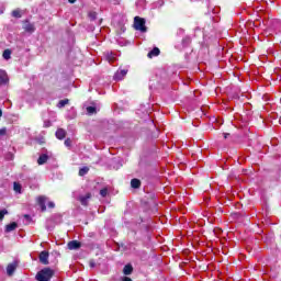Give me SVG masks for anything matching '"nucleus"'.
I'll return each instance as SVG.
<instances>
[{"label":"nucleus","instance_id":"nucleus-1","mask_svg":"<svg viewBox=\"0 0 281 281\" xmlns=\"http://www.w3.org/2000/svg\"><path fill=\"white\" fill-rule=\"evenodd\" d=\"M54 276V270L50 268H44L36 274L37 281H49L52 280V277Z\"/></svg>","mask_w":281,"mask_h":281},{"label":"nucleus","instance_id":"nucleus-2","mask_svg":"<svg viewBox=\"0 0 281 281\" xmlns=\"http://www.w3.org/2000/svg\"><path fill=\"white\" fill-rule=\"evenodd\" d=\"M134 27L138 32H146V20H144L139 16H135L134 18Z\"/></svg>","mask_w":281,"mask_h":281},{"label":"nucleus","instance_id":"nucleus-3","mask_svg":"<svg viewBox=\"0 0 281 281\" xmlns=\"http://www.w3.org/2000/svg\"><path fill=\"white\" fill-rule=\"evenodd\" d=\"M128 74V69H119L114 75V80H124Z\"/></svg>","mask_w":281,"mask_h":281},{"label":"nucleus","instance_id":"nucleus-4","mask_svg":"<svg viewBox=\"0 0 281 281\" xmlns=\"http://www.w3.org/2000/svg\"><path fill=\"white\" fill-rule=\"evenodd\" d=\"M40 262L42 265H49V252L47 251H42L40 254Z\"/></svg>","mask_w":281,"mask_h":281},{"label":"nucleus","instance_id":"nucleus-5","mask_svg":"<svg viewBox=\"0 0 281 281\" xmlns=\"http://www.w3.org/2000/svg\"><path fill=\"white\" fill-rule=\"evenodd\" d=\"M37 203L42 207V212H45V210H47V206H45V203H47V196L42 195L37 198Z\"/></svg>","mask_w":281,"mask_h":281},{"label":"nucleus","instance_id":"nucleus-6","mask_svg":"<svg viewBox=\"0 0 281 281\" xmlns=\"http://www.w3.org/2000/svg\"><path fill=\"white\" fill-rule=\"evenodd\" d=\"M8 72H5V70L0 69V85H8Z\"/></svg>","mask_w":281,"mask_h":281},{"label":"nucleus","instance_id":"nucleus-7","mask_svg":"<svg viewBox=\"0 0 281 281\" xmlns=\"http://www.w3.org/2000/svg\"><path fill=\"white\" fill-rule=\"evenodd\" d=\"M89 199H91V193H87L86 195L79 196L81 205H89Z\"/></svg>","mask_w":281,"mask_h":281},{"label":"nucleus","instance_id":"nucleus-8","mask_svg":"<svg viewBox=\"0 0 281 281\" xmlns=\"http://www.w3.org/2000/svg\"><path fill=\"white\" fill-rule=\"evenodd\" d=\"M16 271V262L9 263L7 267L8 276H12Z\"/></svg>","mask_w":281,"mask_h":281},{"label":"nucleus","instance_id":"nucleus-9","mask_svg":"<svg viewBox=\"0 0 281 281\" xmlns=\"http://www.w3.org/2000/svg\"><path fill=\"white\" fill-rule=\"evenodd\" d=\"M68 249H80V243L78 240H72L68 243Z\"/></svg>","mask_w":281,"mask_h":281},{"label":"nucleus","instance_id":"nucleus-10","mask_svg":"<svg viewBox=\"0 0 281 281\" xmlns=\"http://www.w3.org/2000/svg\"><path fill=\"white\" fill-rule=\"evenodd\" d=\"M66 135H67V132L65 130H63V128H58L56 131L57 139H65Z\"/></svg>","mask_w":281,"mask_h":281},{"label":"nucleus","instance_id":"nucleus-11","mask_svg":"<svg viewBox=\"0 0 281 281\" xmlns=\"http://www.w3.org/2000/svg\"><path fill=\"white\" fill-rule=\"evenodd\" d=\"M47 159H49V156L45 154L41 155L37 159L38 166H43V164H47Z\"/></svg>","mask_w":281,"mask_h":281},{"label":"nucleus","instance_id":"nucleus-12","mask_svg":"<svg viewBox=\"0 0 281 281\" xmlns=\"http://www.w3.org/2000/svg\"><path fill=\"white\" fill-rule=\"evenodd\" d=\"M16 227H19V225L15 222H13L5 226V232L8 234H10V232H14V229H16Z\"/></svg>","mask_w":281,"mask_h":281},{"label":"nucleus","instance_id":"nucleus-13","mask_svg":"<svg viewBox=\"0 0 281 281\" xmlns=\"http://www.w3.org/2000/svg\"><path fill=\"white\" fill-rule=\"evenodd\" d=\"M123 273L124 276H131V273H133V266L126 265L123 269Z\"/></svg>","mask_w":281,"mask_h":281},{"label":"nucleus","instance_id":"nucleus-14","mask_svg":"<svg viewBox=\"0 0 281 281\" xmlns=\"http://www.w3.org/2000/svg\"><path fill=\"white\" fill-rule=\"evenodd\" d=\"M159 54H160V50H159V48H157V47H155L153 50H150L149 53H148V58H154V56H159Z\"/></svg>","mask_w":281,"mask_h":281},{"label":"nucleus","instance_id":"nucleus-15","mask_svg":"<svg viewBox=\"0 0 281 281\" xmlns=\"http://www.w3.org/2000/svg\"><path fill=\"white\" fill-rule=\"evenodd\" d=\"M2 58H4V60H10L12 58V50L5 49L2 54Z\"/></svg>","mask_w":281,"mask_h":281},{"label":"nucleus","instance_id":"nucleus-16","mask_svg":"<svg viewBox=\"0 0 281 281\" xmlns=\"http://www.w3.org/2000/svg\"><path fill=\"white\" fill-rule=\"evenodd\" d=\"M24 30H25V32L32 33V32H34L36 29L34 27V24H32V23H26V24L24 25Z\"/></svg>","mask_w":281,"mask_h":281},{"label":"nucleus","instance_id":"nucleus-17","mask_svg":"<svg viewBox=\"0 0 281 281\" xmlns=\"http://www.w3.org/2000/svg\"><path fill=\"white\" fill-rule=\"evenodd\" d=\"M67 104H69V100L64 99L58 102L57 106H58V109H63L64 106H67Z\"/></svg>","mask_w":281,"mask_h":281},{"label":"nucleus","instance_id":"nucleus-18","mask_svg":"<svg viewBox=\"0 0 281 281\" xmlns=\"http://www.w3.org/2000/svg\"><path fill=\"white\" fill-rule=\"evenodd\" d=\"M131 186H132V188L137 189V188H139V186H142V182L138 179H132Z\"/></svg>","mask_w":281,"mask_h":281},{"label":"nucleus","instance_id":"nucleus-19","mask_svg":"<svg viewBox=\"0 0 281 281\" xmlns=\"http://www.w3.org/2000/svg\"><path fill=\"white\" fill-rule=\"evenodd\" d=\"M105 58H106L108 61L113 63L115 60V54L106 53Z\"/></svg>","mask_w":281,"mask_h":281},{"label":"nucleus","instance_id":"nucleus-20","mask_svg":"<svg viewBox=\"0 0 281 281\" xmlns=\"http://www.w3.org/2000/svg\"><path fill=\"white\" fill-rule=\"evenodd\" d=\"M21 183L14 182L13 183V190L14 192H16L18 194H21Z\"/></svg>","mask_w":281,"mask_h":281},{"label":"nucleus","instance_id":"nucleus-21","mask_svg":"<svg viewBox=\"0 0 281 281\" xmlns=\"http://www.w3.org/2000/svg\"><path fill=\"white\" fill-rule=\"evenodd\" d=\"M12 16H14V19H21V10H19V9L13 10Z\"/></svg>","mask_w":281,"mask_h":281},{"label":"nucleus","instance_id":"nucleus-22","mask_svg":"<svg viewBox=\"0 0 281 281\" xmlns=\"http://www.w3.org/2000/svg\"><path fill=\"white\" fill-rule=\"evenodd\" d=\"M89 172V169L87 167H83L79 170V177H85Z\"/></svg>","mask_w":281,"mask_h":281},{"label":"nucleus","instance_id":"nucleus-23","mask_svg":"<svg viewBox=\"0 0 281 281\" xmlns=\"http://www.w3.org/2000/svg\"><path fill=\"white\" fill-rule=\"evenodd\" d=\"M87 113H89V115H93V113H95V108L94 106H88L87 108Z\"/></svg>","mask_w":281,"mask_h":281},{"label":"nucleus","instance_id":"nucleus-24","mask_svg":"<svg viewBox=\"0 0 281 281\" xmlns=\"http://www.w3.org/2000/svg\"><path fill=\"white\" fill-rule=\"evenodd\" d=\"M100 194H101V196H106L108 194H109V189H106V188H104V189H101L100 190Z\"/></svg>","mask_w":281,"mask_h":281},{"label":"nucleus","instance_id":"nucleus-25","mask_svg":"<svg viewBox=\"0 0 281 281\" xmlns=\"http://www.w3.org/2000/svg\"><path fill=\"white\" fill-rule=\"evenodd\" d=\"M8 214V210L0 211V221H3V217Z\"/></svg>","mask_w":281,"mask_h":281},{"label":"nucleus","instance_id":"nucleus-26","mask_svg":"<svg viewBox=\"0 0 281 281\" xmlns=\"http://www.w3.org/2000/svg\"><path fill=\"white\" fill-rule=\"evenodd\" d=\"M5 133H8V130L5 127L1 128L0 130V137H3V135H5Z\"/></svg>","mask_w":281,"mask_h":281},{"label":"nucleus","instance_id":"nucleus-27","mask_svg":"<svg viewBox=\"0 0 281 281\" xmlns=\"http://www.w3.org/2000/svg\"><path fill=\"white\" fill-rule=\"evenodd\" d=\"M89 267H90L91 269L95 268V261L90 260V262H89Z\"/></svg>","mask_w":281,"mask_h":281},{"label":"nucleus","instance_id":"nucleus-28","mask_svg":"<svg viewBox=\"0 0 281 281\" xmlns=\"http://www.w3.org/2000/svg\"><path fill=\"white\" fill-rule=\"evenodd\" d=\"M65 146H67V147L71 146V139H69V138L66 139L65 140Z\"/></svg>","mask_w":281,"mask_h":281},{"label":"nucleus","instance_id":"nucleus-29","mask_svg":"<svg viewBox=\"0 0 281 281\" xmlns=\"http://www.w3.org/2000/svg\"><path fill=\"white\" fill-rule=\"evenodd\" d=\"M48 207L54 209L56 207V204H54V202H48Z\"/></svg>","mask_w":281,"mask_h":281},{"label":"nucleus","instance_id":"nucleus-30","mask_svg":"<svg viewBox=\"0 0 281 281\" xmlns=\"http://www.w3.org/2000/svg\"><path fill=\"white\" fill-rule=\"evenodd\" d=\"M45 126H52V123L50 122H45Z\"/></svg>","mask_w":281,"mask_h":281},{"label":"nucleus","instance_id":"nucleus-31","mask_svg":"<svg viewBox=\"0 0 281 281\" xmlns=\"http://www.w3.org/2000/svg\"><path fill=\"white\" fill-rule=\"evenodd\" d=\"M69 3H76V0H68Z\"/></svg>","mask_w":281,"mask_h":281},{"label":"nucleus","instance_id":"nucleus-32","mask_svg":"<svg viewBox=\"0 0 281 281\" xmlns=\"http://www.w3.org/2000/svg\"><path fill=\"white\" fill-rule=\"evenodd\" d=\"M228 135H229V134H224V138L227 139V136H228Z\"/></svg>","mask_w":281,"mask_h":281},{"label":"nucleus","instance_id":"nucleus-33","mask_svg":"<svg viewBox=\"0 0 281 281\" xmlns=\"http://www.w3.org/2000/svg\"><path fill=\"white\" fill-rule=\"evenodd\" d=\"M1 115H3V111H1V109H0V117H1Z\"/></svg>","mask_w":281,"mask_h":281}]
</instances>
